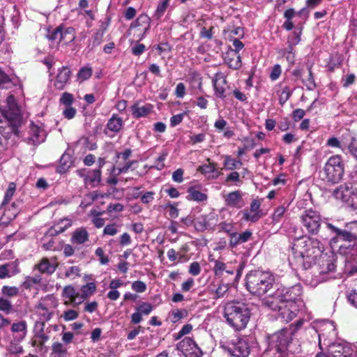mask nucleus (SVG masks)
<instances>
[{
    "mask_svg": "<svg viewBox=\"0 0 357 357\" xmlns=\"http://www.w3.org/2000/svg\"><path fill=\"white\" fill-rule=\"evenodd\" d=\"M292 250L296 257L308 259L310 263L319 257L320 275H331L335 271V255L332 251L324 252V245L317 238L307 236L296 238L293 243Z\"/></svg>",
    "mask_w": 357,
    "mask_h": 357,
    "instance_id": "f257e3e1",
    "label": "nucleus"
},
{
    "mask_svg": "<svg viewBox=\"0 0 357 357\" xmlns=\"http://www.w3.org/2000/svg\"><path fill=\"white\" fill-rule=\"evenodd\" d=\"M303 324V320L299 319L295 324L273 334L261 357H289L290 354L294 353L295 351L292 349V337Z\"/></svg>",
    "mask_w": 357,
    "mask_h": 357,
    "instance_id": "f03ea898",
    "label": "nucleus"
},
{
    "mask_svg": "<svg viewBox=\"0 0 357 357\" xmlns=\"http://www.w3.org/2000/svg\"><path fill=\"white\" fill-rule=\"evenodd\" d=\"M248 305L238 301L227 302L224 305V317L227 323L235 331H240L246 328L250 319Z\"/></svg>",
    "mask_w": 357,
    "mask_h": 357,
    "instance_id": "7ed1b4c3",
    "label": "nucleus"
},
{
    "mask_svg": "<svg viewBox=\"0 0 357 357\" xmlns=\"http://www.w3.org/2000/svg\"><path fill=\"white\" fill-rule=\"evenodd\" d=\"M273 283L274 278L269 272L255 271L246 275V288L252 295H264L272 289Z\"/></svg>",
    "mask_w": 357,
    "mask_h": 357,
    "instance_id": "20e7f679",
    "label": "nucleus"
},
{
    "mask_svg": "<svg viewBox=\"0 0 357 357\" xmlns=\"http://www.w3.org/2000/svg\"><path fill=\"white\" fill-rule=\"evenodd\" d=\"M344 174V164L340 155L331 156L321 172V179L331 184L340 183Z\"/></svg>",
    "mask_w": 357,
    "mask_h": 357,
    "instance_id": "39448f33",
    "label": "nucleus"
},
{
    "mask_svg": "<svg viewBox=\"0 0 357 357\" xmlns=\"http://www.w3.org/2000/svg\"><path fill=\"white\" fill-rule=\"evenodd\" d=\"M303 287L301 284L291 287H281L278 288L273 296L266 298V301H278L280 303L298 304L301 301Z\"/></svg>",
    "mask_w": 357,
    "mask_h": 357,
    "instance_id": "423d86ee",
    "label": "nucleus"
},
{
    "mask_svg": "<svg viewBox=\"0 0 357 357\" xmlns=\"http://www.w3.org/2000/svg\"><path fill=\"white\" fill-rule=\"evenodd\" d=\"M299 221L310 235H318L322 224L326 223L322 220L320 213L312 208L303 211L299 215Z\"/></svg>",
    "mask_w": 357,
    "mask_h": 357,
    "instance_id": "0eeeda50",
    "label": "nucleus"
},
{
    "mask_svg": "<svg viewBox=\"0 0 357 357\" xmlns=\"http://www.w3.org/2000/svg\"><path fill=\"white\" fill-rule=\"evenodd\" d=\"M264 304L273 311H278V317L288 323L294 319L299 312L298 304L280 303L278 301H264Z\"/></svg>",
    "mask_w": 357,
    "mask_h": 357,
    "instance_id": "6e6552de",
    "label": "nucleus"
},
{
    "mask_svg": "<svg viewBox=\"0 0 357 357\" xmlns=\"http://www.w3.org/2000/svg\"><path fill=\"white\" fill-rule=\"evenodd\" d=\"M333 197L341 200L347 206L357 209V188L350 183H344L334 190Z\"/></svg>",
    "mask_w": 357,
    "mask_h": 357,
    "instance_id": "1a4fd4ad",
    "label": "nucleus"
},
{
    "mask_svg": "<svg viewBox=\"0 0 357 357\" xmlns=\"http://www.w3.org/2000/svg\"><path fill=\"white\" fill-rule=\"evenodd\" d=\"M243 266H239L237 268L232 267L231 265L227 264L222 261L215 260L213 271L215 275L219 278L230 277L228 282L234 283L238 282L240 279L242 272Z\"/></svg>",
    "mask_w": 357,
    "mask_h": 357,
    "instance_id": "9d476101",
    "label": "nucleus"
},
{
    "mask_svg": "<svg viewBox=\"0 0 357 357\" xmlns=\"http://www.w3.org/2000/svg\"><path fill=\"white\" fill-rule=\"evenodd\" d=\"M328 354L318 353L315 357H354L355 351L351 344L337 341L327 349Z\"/></svg>",
    "mask_w": 357,
    "mask_h": 357,
    "instance_id": "9b49d317",
    "label": "nucleus"
},
{
    "mask_svg": "<svg viewBox=\"0 0 357 357\" xmlns=\"http://www.w3.org/2000/svg\"><path fill=\"white\" fill-rule=\"evenodd\" d=\"M337 331L331 324H326L321 326L319 336V347L321 351L328 349L331 345L337 343Z\"/></svg>",
    "mask_w": 357,
    "mask_h": 357,
    "instance_id": "f8f14e48",
    "label": "nucleus"
},
{
    "mask_svg": "<svg viewBox=\"0 0 357 357\" xmlns=\"http://www.w3.org/2000/svg\"><path fill=\"white\" fill-rule=\"evenodd\" d=\"M227 350L233 356L248 357L251 351L249 339L247 337L238 338Z\"/></svg>",
    "mask_w": 357,
    "mask_h": 357,
    "instance_id": "ddd939ff",
    "label": "nucleus"
},
{
    "mask_svg": "<svg viewBox=\"0 0 357 357\" xmlns=\"http://www.w3.org/2000/svg\"><path fill=\"white\" fill-rule=\"evenodd\" d=\"M326 227L333 235L331 239V243L342 241L353 243V245L355 244L348 228L345 227L344 229H341L333 225L331 223H326Z\"/></svg>",
    "mask_w": 357,
    "mask_h": 357,
    "instance_id": "4468645a",
    "label": "nucleus"
},
{
    "mask_svg": "<svg viewBox=\"0 0 357 357\" xmlns=\"http://www.w3.org/2000/svg\"><path fill=\"white\" fill-rule=\"evenodd\" d=\"M178 348L185 352L188 357H202L203 351L196 342L190 337L183 338L178 344Z\"/></svg>",
    "mask_w": 357,
    "mask_h": 357,
    "instance_id": "2eb2a0df",
    "label": "nucleus"
},
{
    "mask_svg": "<svg viewBox=\"0 0 357 357\" xmlns=\"http://www.w3.org/2000/svg\"><path fill=\"white\" fill-rule=\"evenodd\" d=\"M213 86L216 97L223 99L227 97V90L229 89L226 76L221 72L215 74L213 78Z\"/></svg>",
    "mask_w": 357,
    "mask_h": 357,
    "instance_id": "dca6fc26",
    "label": "nucleus"
},
{
    "mask_svg": "<svg viewBox=\"0 0 357 357\" xmlns=\"http://www.w3.org/2000/svg\"><path fill=\"white\" fill-rule=\"evenodd\" d=\"M260 206V201L259 199H253L250 204V209H244L241 211L243 215L242 219L247 222H257L262 216Z\"/></svg>",
    "mask_w": 357,
    "mask_h": 357,
    "instance_id": "f3484780",
    "label": "nucleus"
},
{
    "mask_svg": "<svg viewBox=\"0 0 357 357\" xmlns=\"http://www.w3.org/2000/svg\"><path fill=\"white\" fill-rule=\"evenodd\" d=\"M29 137L26 139V142L31 145H38L45 141V131L41 127L31 122L29 127Z\"/></svg>",
    "mask_w": 357,
    "mask_h": 357,
    "instance_id": "a211bd4d",
    "label": "nucleus"
},
{
    "mask_svg": "<svg viewBox=\"0 0 357 357\" xmlns=\"http://www.w3.org/2000/svg\"><path fill=\"white\" fill-rule=\"evenodd\" d=\"M20 114V107L14 96H8L6 98V106L3 111V116L9 121L16 119Z\"/></svg>",
    "mask_w": 357,
    "mask_h": 357,
    "instance_id": "6ab92c4d",
    "label": "nucleus"
},
{
    "mask_svg": "<svg viewBox=\"0 0 357 357\" xmlns=\"http://www.w3.org/2000/svg\"><path fill=\"white\" fill-rule=\"evenodd\" d=\"M223 59L225 63L231 69L238 70L242 66L241 57L236 52L229 47L225 53Z\"/></svg>",
    "mask_w": 357,
    "mask_h": 357,
    "instance_id": "aec40b11",
    "label": "nucleus"
},
{
    "mask_svg": "<svg viewBox=\"0 0 357 357\" xmlns=\"http://www.w3.org/2000/svg\"><path fill=\"white\" fill-rule=\"evenodd\" d=\"M243 195L239 190L228 193L225 197V205L230 208H241L245 205Z\"/></svg>",
    "mask_w": 357,
    "mask_h": 357,
    "instance_id": "412c9836",
    "label": "nucleus"
},
{
    "mask_svg": "<svg viewBox=\"0 0 357 357\" xmlns=\"http://www.w3.org/2000/svg\"><path fill=\"white\" fill-rule=\"evenodd\" d=\"M52 298V296L48 295L36 305L35 307L40 319L48 321L52 319L53 312L50 310L47 301Z\"/></svg>",
    "mask_w": 357,
    "mask_h": 357,
    "instance_id": "4be33fe9",
    "label": "nucleus"
},
{
    "mask_svg": "<svg viewBox=\"0 0 357 357\" xmlns=\"http://www.w3.org/2000/svg\"><path fill=\"white\" fill-rule=\"evenodd\" d=\"M57 267V264L52 263L47 257H43L34 265L33 270L38 271L40 274L51 275Z\"/></svg>",
    "mask_w": 357,
    "mask_h": 357,
    "instance_id": "5701e85b",
    "label": "nucleus"
},
{
    "mask_svg": "<svg viewBox=\"0 0 357 357\" xmlns=\"http://www.w3.org/2000/svg\"><path fill=\"white\" fill-rule=\"evenodd\" d=\"M71 77V71L67 66H63L59 69V73L56 76L54 87L58 90H63L68 83Z\"/></svg>",
    "mask_w": 357,
    "mask_h": 357,
    "instance_id": "b1692460",
    "label": "nucleus"
},
{
    "mask_svg": "<svg viewBox=\"0 0 357 357\" xmlns=\"http://www.w3.org/2000/svg\"><path fill=\"white\" fill-rule=\"evenodd\" d=\"M252 236L250 230H245L243 233H238L236 231L229 237V245L231 248H235L238 245L249 241Z\"/></svg>",
    "mask_w": 357,
    "mask_h": 357,
    "instance_id": "393cba45",
    "label": "nucleus"
},
{
    "mask_svg": "<svg viewBox=\"0 0 357 357\" xmlns=\"http://www.w3.org/2000/svg\"><path fill=\"white\" fill-rule=\"evenodd\" d=\"M153 106L150 103L141 105L140 102H135L130 107L132 115L135 119L148 116L153 110Z\"/></svg>",
    "mask_w": 357,
    "mask_h": 357,
    "instance_id": "a878e982",
    "label": "nucleus"
},
{
    "mask_svg": "<svg viewBox=\"0 0 357 357\" xmlns=\"http://www.w3.org/2000/svg\"><path fill=\"white\" fill-rule=\"evenodd\" d=\"M70 241L73 245H83L89 241V233L85 227H78L72 233Z\"/></svg>",
    "mask_w": 357,
    "mask_h": 357,
    "instance_id": "bb28decb",
    "label": "nucleus"
},
{
    "mask_svg": "<svg viewBox=\"0 0 357 357\" xmlns=\"http://www.w3.org/2000/svg\"><path fill=\"white\" fill-rule=\"evenodd\" d=\"M123 126V121L121 117L117 114H112V117L108 120L106 128L104 130L105 134H107V130L114 133L119 132Z\"/></svg>",
    "mask_w": 357,
    "mask_h": 357,
    "instance_id": "cd10ccee",
    "label": "nucleus"
},
{
    "mask_svg": "<svg viewBox=\"0 0 357 357\" xmlns=\"http://www.w3.org/2000/svg\"><path fill=\"white\" fill-rule=\"evenodd\" d=\"M73 165L72 156L69 153H64L60 158L56 172L62 174L66 173Z\"/></svg>",
    "mask_w": 357,
    "mask_h": 357,
    "instance_id": "c85d7f7f",
    "label": "nucleus"
},
{
    "mask_svg": "<svg viewBox=\"0 0 357 357\" xmlns=\"http://www.w3.org/2000/svg\"><path fill=\"white\" fill-rule=\"evenodd\" d=\"M102 172L100 169H96L90 172L84 178L86 184L94 188L99 185L101 181Z\"/></svg>",
    "mask_w": 357,
    "mask_h": 357,
    "instance_id": "c756f323",
    "label": "nucleus"
},
{
    "mask_svg": "<svg viewBox=\"0 0 357 357\" xmlns=\"http://www.w3.org/2000/svg\"><path fill=\"white\" fill-rule=\"evenodd\" d=\"M186 199L189 201L202 202L207 200L208 195L197 190L195 187L191 186L188 189Z\"/></svg>",
    "mask_w": 357,
    "mask_h": 357,
    "instance_id": "7c9ffc66",
    "label": "nucleus"
},
{
    "mask_svg": "<svg viewBox=\"0 0 357 357\" xmlns=\"http://www.w3.org/2000/svg\"><path fill=\"white\" fill-rule=\"evenodd\" d=\"M50 340V337L45 333H33V335L31 340V345L33 347H37L41 350L45 342Z\"/></svg>",
    "mask_w": 357,
    "mask_h": 357,
    "instance_id": "2f4dec72",
    "label": "nucleus"
},
{
    "mask_svg": "<svg viewBox=\"0 0 357 357\" xmlns=\"http://www.w3.org/2000/svg\"><path fill=\"white\" fill-rule=\"evenodd\" d=\"M67 354L68 350L62 343L59 342H53L50 357H67Z\"/></svg>",
    "mask_w": 357,
    "mask_h": 357,
    "instance_id": "473e14b6",
    "label": "nucleus"
},
{
    "mask_svg": "<svg viewBox=\"0 0 357 357\" xmlns=\"http://www.w3.org/2000/svg\"><path fill=\"white\" fill-rule=\"evenodd\" d=\"M62 35L61 43H63V45L66 46L73 42L76 38L75 29L73 27L64 28L63 26Z\"/></svg>",
    "mask_w": 357,
    "mask_h": 357,
    "instance_id": "72a5a7b5",
    "label": "nucleus"
},
{
    "mask_svg": "<svg viewBox=\"0 0 357 357\" xmlns=\"http://www.w3.org/2000/svg\"><path fill=\"white\" fill-rule=\"evenodd\" d=\"M63 25L61 24L52 30L49 29L46 36L47 38L50 41H56L57 43H60L63 36Z\"/></svg>",
    "mask_w": 357,
    "mask_h": 357,
    "instance_id": "f704fd0d",
    "label": "nucleus"
},
{
    "mask_svg": "<svg viewBox=\"0 0 357 357\" xmlns=\"http://www.w3.org/2000/svg\"><path fill=\"white\" fill-rule=\"evenodd\" d=\"M188 315V312L185 309H176L169 312V317L172 323L176 324Z\"/></svg>",
    "mask_w": 357,
    "mask_h": 357,
    "instance_id": "c9c22d12",
    "label": "nucleus"
},
{
    "mask_svg": "<svg viewBox=\"0 0 357 357\" xmlns=\"http://www.w3.org/2000/svg\"><path fill=\"white\" fill-rule=\"evenodd\" d=\"M137 163L136 160H129L126 162L124 165L122 167L117 165H114L112 167L111 173L112 174H115L116 176H119L121 174H125L128 172V170L133 166L134 164Z\"/></svg>",
    "mask_w": 357,
    "mask_h": 357,
    "instance_id": "e433bc0d",
    "label": "nucleus"
},
{
    "mask_svg": "<svg viewBox=\"0 0 357 357\" xmlns=\"http://www.w3.org/2000/svg\"><path fill=\"white\" fill-rule=\"evenodd\" d=\"M150 18L147 15H140L131 24V26H144V31H147L149 29Z\"/></svg>",
    "mask_w": 357,
    "mask_h": 357,
    "instance_id": "4c0bfd02",
    "label": "nucleus"
},
{
    "mask_svg": "<svg viewBox=\"0 0 357 357\" xmlns=\"http://www.w3.org/2000/svg\"><path fill=\"white\" fill-rule=\"evenodd\" d=\"M40 275L36 274L34 276H27L22 286L26 289H30L34 284H38L42 282Z\"/></svg>",
    "mask_w": 357,
    "mask_h": 357,
    "instance_id": "58836bf2",
    "label": "nucleus"
},
{
    "mask_svg": "<svg viewBox=\"0 0 357 357\" xmlns=\"http://www.w3.org/2000/svg\"><path fill=\"white\" fill-rule=\"evenodd\" d=\"M231 282L223 283L222 281L218 284V287L214 291V298H221L228 292Z\"/></svg>",
    "mask_w": 357,
    "mask_h": 357,
    "instance_id": "ea45409f",
    "label": "nucleus"
},
{
    "mask_svg": "<svg viewBox=\"0 0 357 357\" xmlns=\"http://www.w3.org/2000/svg\"><path fill=\"white\" fill-rule=\"evenodd\" d=\"M16 190V184L13 182H10L8 185V188L6 190L4 195L3 200L1 203V206L8 204L12 199L15 192Z\"/></svg>",
    "mask_w": 357,
    "mask_h": 357,
    "instance_id": "a19ab883",
    "label": "nucleus"
},
{
    "mask_svg": "<svg viewBox=\"0 0 357 357\" xmlns=\"http://www.w3.org/2000/svg\"><path fill=\"white\" fill-rule=\"evenodd\" d=\"M96 290V284L95 282H89L81 287V294L85 298L92 296Z\"/></svg>",
    "mask_w": 357,
    "mask_h": 357,
    "instance_id": "79ce46f5",
    "label": "nucleus"
},
{
    "mask_svg": "<svg viewBox=\"0 0 357 357\" xmlns=\"http://www.w3.org/2000/svg\"><path fill=\"white\" fill-rule=\"evenodd\" d=\"M308 70V77L306 79H302V83L305 85L307 89L310 91L313 90L316 87V84L314 81V78L313 76V73L312 71V66H309L307 68Z\"/></svg>",
    "mask_w": 357,
    "mask_h": 357,
    "instance_id": "37998d69",
    "label": "nucleus"
},
{
    "mask_svg": "<svg viewBox=\"0 0 357 357\" xmlns=\"http://www.w3.org/2000/svg\"><path fill=\"white\" fill-rule=\"evenodd\" d=\"M7 351L10 354L17 355L24 352V349L19 343L11 341L7 347Z\"/></svg>",
    "mask_w": 357,
    "mask_h": 357,
    "instance_id": "c03bdc74",
    "label": "nucleus"
},
{
    "mask_svg": "<svg viewBox=\"0 0 357 357\" xmlns=\"http://www.w3.org/2000/svg\"><path fill=\"white\" fill-rule=\"evenodd\" d=\"M170 0H162L158 5V7L155 11L154 16L157 19H160L165 13Z\"/></svg>",
    "mask_w": 357,
    "mask_h": 357,
    "instance_id": "a18cd8bd",
    "label": "nucleus"
},
{
    "mask_svg": "<svg viewBox=\"0 0 357 357\" xmlns=\"http://www.w3.org/2000/svg\"><path fill=\"white\" fill-rule=\"evenodd\" d=\"M135 310L142 315H149L153 311V306L150 303L142 302L140 305L136 307Z\"/></svg>",
    "mask_w": 357,
    "mask_h": 357,
    "instance_id": "49530a36",
    "label": "nucleus"
},
{
    "mask_svg": "<svg viewBox=\"0 0 357 357\" xmlns=\"http://www.w3.org/2000/svg\"><path fill=\"white\" fill-rule=\"evenodd\" d=\"M292 94V91L289 86H285L282 88L281 93L279 97V103L280 105H284V103L289 99Z\"/></svg>",
    "mask_w": 357,
    "mask_h": 357,
    "instance_id": "de8ad7c7",
    "label": "nucleus"
},
{
    "mask_svg": "<svg viewBox=\"0 0 357 357\" xmlns=\"http://www.w3.org/2000/svg\"><path fill=\"white\" fill-rule=\"evenodd\" d=\"M217 163L215 162H210L208 164H205L202 166H199L198 168V171L202 174H209L214 173L216 170Z\"/></svg>",
    "mask_w": 357,
    "mask_h": 357,
    "instance_id": "09e8293b",
    "label": "nucleus"
},
{
    "mask_svg": "<svg viewBox=\"0 0 357 357\" xmlns=\"http://www.w3.org/2000/svg\"><path fill=\"white\" fill-rule=\"evenodd\" d=\"M13 310V305L10 300L0 296V311L9 314Z\"/></svg>",
    "mask_w": 357,
    "mask_h": 357,
    "instance_id": "8fccbe9b",
    "label": "nucleus"
},
{
    "mask_svg": "<svg viewBox=\"0 0 357 357\" xmlns=\"http://www.w3.org/2000/svg\"><path fill=\"white\" fill-rule=\"evenodd\" d=\"M27 325L25 321H21L17 323H13L11 326V331L13 333L24 332L22 338L26 333Z\"/></svg>",
    "mask_w": 357,
    "mask_h": 357,
    "instance_id": "3c124183",
    "label": "nucleus"
},
{
    "mask_svg": "<svg viewBox=\"0 0 357 357\" xmlns=\"http://www.w3.org/2000/svg\"><path fill=\"white\" fill-rule=\"evenodd\" d=\"M218 227L220 228V231H222L227 234L229 237H230L236 231L234 226L232 223L221 222L220 223H219Z\"/></svg>",
    "mask_w": 357,
    "mask_h": 357,
    "instance_id": "603ef678",
    "label": "nucleus"
},
{
    "mask_svg": "<svg viewBox=\"0 0 357 357\" xmlns=\"http://www.w3.org/2000/svg\"><path fill=\"white\" fill-rule=\"evenodd\" d=\"M1 292L5 296L14 297L18 295L19 289L17 287L5 285L2 287Z\"/></svg>",
    "mask_w": 357,
    "mask_h": 357,
    "instance_id": "864d4df0",
    "label": "nucleus"
},
{
    "mask_svg": "<svg viewBox=\"0 0 357 357\" xmlns=\"http://www.w3.org/2000/svg\"><path fill=\"white\" fill-rule=\"evenodd\" d=\"M105 29H98L92 36L93 47L98 46L102 41Z\"/></svg>",
    "mask_w": 357,
    "mask_h": 357,
    "instance_id": "5fc2aeb1",
    "label": "nucleus"
},
{
    "mask_svg": "<svg viewBox=\"0 0 357 357\" xmlns=\"http://www.w3.org/2000/svg\"><path fill=\"white\" fill-rule=\"evenodd\" d=\"M75 101L74 96L72 93L68 92H64L62 93L59 102L63 105L71 106Z\"/></svg>",
    "mask_w": 357,
    "mask_h": 357,
    "instance_id": "6e6d98bb",
    "label": "nucleus"
},
{
    "mask_svg": "<svg viewBox=\"0 0 357 357\" xmlns=\"http://www.w3.org/2000/svg\"><path fill=\"white\" fill-rule=\"evenodd\" d=\"M224 158L223 166L225 169L233 171L236 169V159L232 158L229 155H225Z\"/></svg>",
    "mask_w": 357,
    "mask_h": 357,
    "instance_id": "4d7b16f0",
    "label": "nucleus"
},
{
    "mask_svg": "<svg viewBox=\"0 0 357 357\" xmlns=\"http://www.w3.org/2000/svg\"><path fill=\"white\" fill-rule=\"evenodd\" d=\"M92 75V69L90 67H82L77 73V78L82 81L89 79Z\"/></svg>",
    "mask_w": 357,
    "mask_h": 357,
    "instance_id": "13d9d810",
    "label": "nucleus"
},
{
    "mask_svg": "<svg viewBox=\"0 0 357 357\" xmlns=\"http://www.w3.org/2000/svg\"><path fill=\"white\" fill-rule=\"evenodd\" d=\"M225 182H234V184L237 186H239L242 183V181L240 178V174L238 172L236 171H232L227 176Z\"/></svg>",
    "mask_w": 357,
    "mask_h": 357,
    "instance_id": "bf43d9fd",
    "label": "nucleus"
},
{
    "mask_svg": "<svg viewBox=\"0 0 357 357\" xmlns=\"http://www.w3.org/2000/svg\"><path fill=\"white\" fill-rule=\"evenodd\" d=\"M286 211V208L283 206H279L277 207L273 215H272V220L273 222H278L281 220V218L283 217L284 213Z\"/></svg>",
    "mask_w": 357,
    "mask_h": 357,
    "instance_id": "052dcab7",
    "label": "nucleus"
},
{
    "mask_svg": "<svg viewBox=\"0 0 357 357\" xmlns=\"http://www.w3.org/2000/svg\"><path fill=\"white\" fill-rule=\"evenodd\" d=\"M302 33V29H296L288 37L287 41L290 43H294L296 45H298L301 40V36Z\"/></svg>",
    "mask_w": 357,
    "mask_h": 357,
    "instance_id": "680f3d73",
    "label": "nucleus"
},
{
    "mask_svg": "<svg viewBox=\"0 0 357 357\" xmlns=\"http://www.w3.org/2000/svg\"><path fill=\"white\" fill-rule=\"evenodd\" d=\"M75 292V289L73 286H66L62 291V297L64 298L65 300H72L74 298Z\"/></svg>",
    "mask_w": 357,
    "mask_h": 357,
    "instance_id": "e2e57ef3",
    "label": "nucleus"
},
{
    "mask_svg": "<svg viewBox=\"0 0 357 357\" xmlns=\"http://www.w3.org/2000/svg\"><path fill=\"white\" fill-rule=\"evenodd\" d=\"M131 288L137 293H144L146 290L147 287L143 281L137 280L132 283Z\"/></svg>",
    "mask_w": 357,
    "mask_h": 357,
    "instance_id": "0e129e2a",
    "label": "nucleus"
},
{
    "mask_svg": "<svg viewBox=\"0 0 357 357\" xmlns=\"http://www.w3.org/2000/svg\"><path fill=\"white\" fill-rule=\"evenodd\" d=\"M79 316V313L74 310H68L65 311L61 316L66 321H73L76 319Z\"/></svg>",
    "mask_w": 357,
    "mask_h": 357,
    "instance_id": "69168bd1",
    "label": "nucleus"
},
{
    "mask_svg": "<svg viewBox=\"0 0 357 357\" xmlns=\"http://www.w3.org/2000/svg\"><path fill=\"white\" fill-rule=\"evenodd\" d=\"M345 227L349 229L351 237L354 243H356L357 241V221L347 224Z\"/></svg>",
    "mask_w": 357,
    "mask_h": 357,
    "instance_id": "338daca9",
    "label": "nucleus"
},
{
    "mask_svg": "<svg viewBox=\"0 0 357 357\" xmlns=\"http://www.w3.org/2000/svg\"><path fill=\"white\" fill-rule=\"evenodd\" d=\"M349 153L357 159V139L353 137L348 145Z\"/></svg>",
    "mask_w": 357,
    "mask_h": 357,
    "instance_id": "774afa93",
    "label": "nucleus"
}]
</instances>
